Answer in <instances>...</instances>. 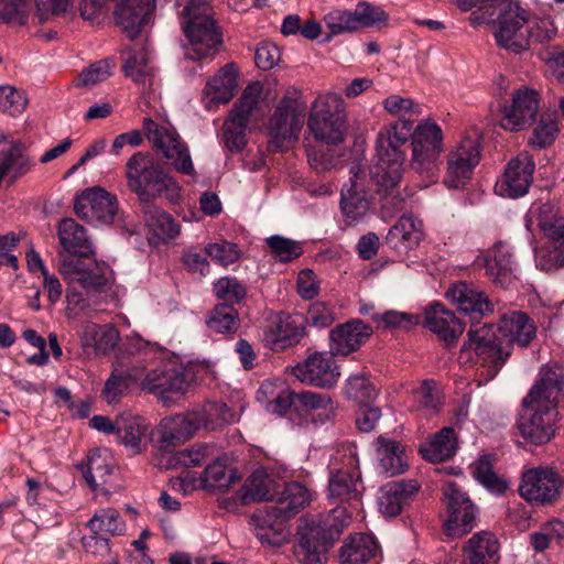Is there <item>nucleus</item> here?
Instances as JSON below:
<instances>
[{"label": "nucleus", "mask_w": 564, "mask_h": 564, "mask_svg": "<svg viewBox=\"0 0 564 564\" xmlns=\"http://www.w3.org/2000/svg\"><path fill=\"white\" fill-rule=\"evenodd\" d=\"M536 267L543 271H553L564 265V245L544 242L535 249Z\"/></svg>", "instance_id": "0e129e2a"}, {"label": "nucleus", "mask_w": 564, "mask_h": 564, "mask_svg": "<svg viewBox=\"0 0 564 564\" xmlns=\"http://www.w3.org/2000/svg\"><path fill=\"white\" fill-rule=\"evenodd\" d=\"M133 378L138 380V386L143 392L166 400L172 395L185 394L194 376L192 370L176 358L147 364L135 358Z\"/></svg>", "instance_id": "423d86ee"}, {"label": "nucleus", "mask_w": 564, "mask_h": 564, "mask_svg": "<svg viewBox=\"0 0 564 564\" xmlns=\"http://www.w3.org/2000/svg\"><path fill=\"white\" fill-rule=\"evenodd\" d=\"M118 340V330L109 324L100 326L95 323H86L83 326V347L93 348L98 354H109L116 347Z\"/></svg>", "instance_id": "a18cd8bd"}, {"label": "nucleus", "mask_w": 564, "mask_h": 564, "mask_svg": "<svg viewBox=\"0 0 564 564\" xmlns=\"http://www.w3.org/2000/svg\"><path fill=\"white\" fill-rule=\"evenodd\" d=\"M307 127L315 140L326 144L340 143L346 131L343 98L335 93L318 96L312 106Z\"/></svg>", "instance_id": "1a4fd4ad"}, {"label": "nucleus", "mask_w": 564, "mask_h": 564, "mask_svg": "<svg viewBox=\"0 0 564 564\" xmlns=\"http://www.w3.org/2000/svg\"><path fill=\"white\" fill-rule=\"evenodd\" d=\"M557 132L556 118L553 115L544 113L540 117L536 127L533 129L529 144L538 149H544L555 141Z\"/></svg>", "instance_id": "052dcab7"}, {"label": "nucleus", "mask_w": 564, "mask_h": 564, "mask_svg": "<svg viewBox=\"0 0 564 564\" xmlns=\"http://www.w3.org/2000/svg\"><path fill=\"white\" fill-rule=\"evenodd\" d=\"M57 235L59 245L64 250V252L59 253V261L65 256L80 259L94 254L93 243L87 236L86 229L73 218H64L59 221Z\"/></svg>", "instance_id": "c756f323"}, {"label": "nucleus", "mask_w": 564, "mask_h": 564, "mask_svg": "<svg viewBox=\"0 0 564 564\" xmlns=\"http://www.w3.org/2000/svg\"><path fill=\"white\" fill-rule=\"evenodd\" d=\"M562 479L552 468L535 467L522 474L519 495L529 503L543 506L560 497Z\"/></svg>", "instance_id": "a211bd4d"}, {"label": "nucleus", "mask_w": 564, "mask_h": 564, "mask_svg": "<svg viewBox=\"0 0 564 564\" xmlns=\"http://www.w3.org/2000/svg\"><path fill=\"white\" fill-rule=\"evenodd\" d=\"M333 356L326 352H314L303 362L297 364L293 368L292 373L301 382L321 388H330L338 381L340 376Z\"/></svg>", "instance_id": "412c9836"}, {"label": "nucleus", "mask_w": 564, "mask_h": 564, "mask_svg": "<svg viewBox=\"0 0 564 564\" xmlns=\"http://www.w3.org/2000/svg\"><path fill=\"white\" fill-rule=\"evenodd\" d=\"M409 121L411 132L408 139H412V160L411 166L416 172H432L436 166L440 154L443 151V133L436 123H421L413 129V121L410 119H400L397 122L381 129L379 132L387 131L398 123ZM409 140H406L408 142Z\"/></svg>", "instance_id": "9b49d317"}, {"label": "nucleus", "mask_w": 564, "mask_h": 564, "mask_svg": "<svg viewBox=\"0 0 564 564\" xmlns=\"http://www.w3.org/2000/svg\"><path fill=\"white\" fill-rule=\"evenodd\" d=\"M296 394L281 382L264 381L258 390V399L267 402V410L275 414L296 411Z\"/></svg>", "instance_id": "ea45409f"}, {"label": "nucleus", "mask_w": 564, "mask_h": 564, "mask_svg": "<svg viewBox=\"0 0 564 564\" xmlns=\"http://www.w3.org/2000/svg\"><path fill=\"white\" fill-rule=\"evenodd\" d=\"M219 451L209 444H196L178 453V460L186 467H200L208 465Z\"/></svg>", "instance_id": "69168bd1"}, {"label": "nucleus", "mask_w": 564, "mask_h": 564, "mask_svg": "<svg viewBox=\"0 0 564 564\" xmlns=\"http://www.w3.org/2000/svg\"><path fill=\"white\" fill-rule=\"evenodd\" d=\"M379 468L388 476H394L405 470L404 451L397 441H391L382 436L378 437Z\"/></svg>", "instance_id": "de8ad7c7"}, {"label": "nucleus", "mask_w": 564, "mask_h": 564, "mask_svg": "<svg viewBox=\"0 0 564 564\" xmlns=\"http://www.w3.org/2000/svg\"><path fill=\"white\" fill-rule=\"evenodd\" d=\"M328 477V499L334 503L358 506L365 490L356 445L345 443L332 455Z\"/></svg>", "instance_id": "0eeeda50"}, {"label": "nucleus", "mask_w": 564, "mask_h": 564, "mask_svg": "<svg viewBox=\"0 0 564 564\" xmlns=\"http://www.w3.org/2000/svg\"><path fill=\"white\" fill-rule=\"evenodd\" d=\"M529 33L527 29V11L518 3L509 2L501 11L495 23L497 44L512 53L519 54L529 50Z\"/></svg>", "instance_id": "4468645a"}, {"label": "nucleus", "mask_w": 564, "mask_h": 564, "mask_svg": "<svg viewBox=\"0 0 564 564\" xmlns=\"http://www.w3.org/2000/svg\"><path fill=\"white\" fill-rule=\"evenodd\" d=\"M149 424L145 419L123 413L117 416V435L130 454H140L147 446Z\"/></svg>", "instance_id": "58836bf2"}, {"label": "nucleus", "mask_w": 564, "mask_h": 564, "mask_svg": "<svg viewBox=\"0 0 564 564\" xmlns=\"http://www.w3.org/2000/svg\"><path fill=\"white\" fill-rule=\"evenodd\" d=\"M324 21L329 31L324 37V42H329L335 35L358 29L355 11L334 10L325 15Z\"/></svg>", "instance_id": "bf43d9fd"}, {"label": "nucleus", "mask_w": 564, "mask_h": 564, "mask_svg": "<svg viewBox=\"0 0 564 564\" xmlns=\"http://www.w3.org/2000/svg\"><path fill=\"white\" fill-rule=\"evenodd\" d=\"M306 335V325L300 316L279 312L268 319L261 339L272 351H284L295 347Z\"/></svg>", "instance_id": "2eb2a0df"}, {"label": "nucleus", "mask_w": 564, "mask_h": 564, "mask_svg": "<svg viewBox=\"0 0 564 564\" xmlns=\"http://www.w3.org/2000/svg\"><path fill=\"white\" fill-rule=\"evenodd\" d=\"M345 395L361 404H370L377 398V389L365 373L351 375L344 387Z\"/></svg>", "instance_id": "6e6d98bb"}, {"label": "nucleus", "mask_w": 564, "mask_h": 564, "mask_svg": "<svg viewBox=\"0 0 564 564\" xmlns=\"http://www.w3.org/2000/svg\"><path fill=\"white\" fill-rule=\"evenodd\" d=\"M123 72L137 84L151 85L153 69L149 66V57L145 48H141L131 54L124 62Z\"/></svg>", "instance_id": "13d9d810"}, {"label": "nucleus", "mask_w": 564, "mask_h": 564, "mask_svg": "<svg viewBox=\"0 0 564 564\" xmlns=\"http://www.w3.org/2000/svg\"><path fill=\"white\" fill-rule=\"evenodd\" d=\"M419 489L420 486L416 480L388 482L381 488L378 498L380 512L389 518L399 516Z\"/></svg>", "instance_id": "2f4dec72"}, {"label": "nucleus", "mask_w": 564, "mask_h": 564, "mask_svg": "<svg viewBox=\"0 0 564 564\" xmlns=\"http://www.w3.org/2000/svg\"><path fill=\"white\" fill-rule=\"evenodd\" d=\"M154 7L155 0H117L113 10L116 25L130 40H134L149 22Z\"/></svg>", "instance_id": "5701e85b"}, {"label": "nucleus", "mask_w": 564, "mask_h": 564, "mask_svg": "<svg viewBox=\"0 0 564 564\" xmlns=\"http://www.w3.org/2000/svg\"><path fill=\"white\" fill-rule=\"evenodd\" d=\"M196 430H217L237 421L236 414L223 402H207L202 409L188 412Z\"/></svg>", "instance_id": "37998d69"}, {"label": "nucleus", "mask_w": 564, "mask_h": 564, "mask_svg": "<svg viewBox=\"0 0 564 564\" xmlns=\"http://www.w3.org/2000/svg\"><path fill=\"white\" fill-rule=\"evenodd\" d=\"M93 490L102 489L112 471L111 458L107 452L90 451L86 463L77 466Z\"/></svg>", "instance_id": "79ce46f5"}, {"label": "nucleus", "mask_w": 564, "mask_h": 564, "mask_svg": "<svg viewBox=\"0 0 564 564\" xmlns=\"http://www.w3.org/2000/svg\"><path fill=\"white\" fill-rule=\"evenodd\" d=\"M499 550V541L492 532H477L463 547L462 564H497L500 560Z\"/></svg>", "instance_id": "c9c22d12"}, {"label": "nucleus", "mask_w": 564, "mask_h": 564, "mask_svg": "<svg viewBox=\"0 0 564 564\" xmlns=\"http://www.w3.org/2000/svg\"><path fill=\"white\" fill-rule=\"evenodd\" d=\"M535 163L529 152H521L506 166L502 178L496 184V192L509 198L525 195L533 180Z\"/></svg>", "instance_id": "aec40b11"}, {"label": "nucleus", "mask_w": 564, "mask_h": 564, "mask_svg": "<svg viewBox=\"0 0 564 564\" xmlns=\"http://www.w3.org/2000/svg\"><path fill=\"white\" fill-rule=\"evenodd\" d=\"M379 544L369 533L347 536L339 549V564H367L379 554Z\"/></svg>", "instance_id": "4c0bfd02"}, {"label": "nucleus", "mask_w": 564, "mask_h": 564, "mask_svg": "<svg viewBox=\"0 0 564 564\" xmlns=\"http://www.w3.org/2000/svg\"><path fill=\"white\" fill-rule=\"evenodd\" d=\"M499 333L506 346L510 349L511 344L521 347L528 346L535 337L536 328L533 321L523 312L506 313L499 323Z\"/></svg>", "instance_id": "f704fd0d"}, {"label": "nucleus", "mask_w": 564, "mask_h": 564, "mask_svg": "<svg viewBox=\"0 0 564 564\" xmlns=\"http://www.w3.org/2000/svg\"><path fill=\"white\" fill-rule=\"evenodd\" d=\"M206 325L217 334H235L240 328L239 313L235 306L219 303L208 312Z\"/></svg>", "instance_id": "8fccbe9b"}, {"label": "nucleus", "mask_w": 564, "mask_h": 564, "mask_svg": "<svg viewBox=\"0 0 564 564\" xmlns=\"http://www.w3.org/2000/svg\"><path fill=\"white\" fill-rule=\"evenodd\" d=\"M87 527L91 533L112 536L120 535L126 530L124 521L115 509H100L87 522Z\"/></svg>", "instance_id": "5fc2aeb1"}, {"label": "nucleus", "mask_w": 564, "mask_h": 564, "mask_svg": "<svg viewBox=\"0 0 564 564\" xmlns=\"http://www.w3.org/2000/svg\"><path fill=\"white\" fill-rule=\"evenodd\" d=\"M145 223L150 230L163 241L174 239L181 230L180 224L169 213L158 208L145 213Z\"/></svg>", "instance_id": "864d4df0"}, {"label": "nucleus", "mask_w": 564, "mask_h": 564, "mask_svg": "<svg viewBox=\"0 0 564 564\" xmlns=\"http://www.w3.org/2000/svg\"><path fill=\"white\" fill-rule=\"evenodd\" d=\"M261 91L262 87L259 83L248 85L230 110L229 118L248 126L250 118L258 108Z\"/></svg>", "instance_id": "3c124183"}, {"label": "nucleus", "mask_w": 564, "mask_h": 564, "mask_svg": "<svg viewBox=\"0 0 564 564\" xmlns=\"http://www.w3.org/2000/svg\"><path fill=\"white\" fill-rule=\"evenodd\" d=\"M446 297L455 303L460 312L469 316L471 324L479 323L480 318L494 311L488 296L464 281L453 284L446 291Z\"/></svg>", "instance_id": "393cba45"}, {"label": "nucleus", "mask_w": 564, "mask_h": 564, "mask_svg": "<svg viewBox=\"0 0 564 564\" xmlns=\"http://www.w3.org/2000/svg\"><path fill=\"white\" fill-rule=\"evenodd\" d=\"M556 405L540 400L523 399V413L518 421L521 435L529 442L540 445L554 435Z\"/></svg>", "instance_id": "ddd939ff"}, {"label": "nucleus", "mask_w": 564, "mask_h": 564, "mask_svg": "<svg viewBox=\"0 0 564 564\" xmlns=\"http://www.w3.org/2000/svg\"><path fill=\"white\" fill-rule=\"evenodd\" d=\"M477 262L486 268L487 275L501 288L509 286L516 278L511 249L506 243H497L488 256L479 257Z\"/></svg>", "instance_id": "473e14b6"}, {"label": "nucleus", "mask_w": 564, "mask_h": 564, "mask_svg": "<svg viewBox=\"0 0 564 564\" xmlns=\"http://www.w3.org/2000/svg\"><path fill=\"white\" fill-rule=\"evenodd\" d=\"M424 325L447 346L455 344L465 328V323L438 302L425 308Z\"/></svg>", "instance_id": "a878e982"}, {"label": "nucleus", "mask_w": 564, "mask_h": 564, "mask_svg": "<svg viewBox=\"0 0 564 564\" xmlns=\"http://www.w3.org/2000/svg\"><path fill=\"white\" fill-rule=\"evenodd\" d=\"M349 520L347 509L337 506L301 528V539L294 546L296 561L300 564H325L329 549L339 539Z\"/></svg>", "instance_id": "20e7f679"}, {"label": "nucleus", "mask_w": 564, "mask_h": 564, "mask_svg": "<svg viewBox=\"0 0 564 564\" xmlns=\"http://www.w3.org/2000/svg\"><path fill=\"white\" fill-rule=\"evenodd\" d=\"M340 207L348 224L360 220L369 210L370 200L357 180L350 178L340 192Z\"/></svg>", "instance_id": "a19ab883"}, {"label": "nucleus", "mask_w": 564, "mask_h": 564, "mask_svg": "<svg viewBox=\"0 0 564 564\" xmlns=\"http://www.w3.org/2000/svg\"><path fill=\"white\" fill-rule=\"evenodd\" d=\"M134 371L135 359L124 371L112 372L102 390V397L108 404L118 402L132 384H138V380L133 378Z\"/></svg>", "instance_id": "603ef678"}, {"label": "nucleus", "mask_w": 564, "mask_h": 564, "mask_svg": "<svg viewBox=\"0 0 564 564\" xmlns=\"http://www.w3.org/2000/svg\"><path fill=\"white\" fill-rule=\"evenodd\" d=\"M528 221L536 223L544 242L564 245V218L551 203L533 204L528 213Z\"/></svg>", "instance_id": "7c9ffc66"}, {"label": "nucleus", "mask_w": 564, "mask_h": 564, "mask_svg": "<svg viewBox=\"0 0 564 564\" xmlns=\"http://www.w3.org/2000/svg\"><path fill=\"white\" fill-rule=\"evenodd\" d=\"M267 245L271 254L280 262H290L299 258L303 253V248L299 241L274 235L267 238Z\"/></svg>", "instance_id": "680f3d73"}, {"label": "nucleus", "mask_w": 564, "mask_h": 564, "mask_svg": "<svg viewBox=\"0 0 564 564\" xmlns=\"http://www.w3.org/2000/svg\"><path fill=\"white\" fill-rule=\"evenodd\" d=\"M238 67L235 63H227L218 73L209 78L203 90L204 106L208 111L221 104L229 102L238 89Z\"/></svg>", "instance_id": "b1692460"}, {"label": "nucleus", "mask_w": 564, "mask_h": 564, "mask_svg": "<svg viewBox=\"0 0 564 564\" xmlns=\"http://www.w3.org/2000/svg\"><path fill=\"white\" fill-rule=\"evenodd\" d=\"M275 490V480L264 469H257L246 479L241 487V503L249 505L251 502L271 500Z\"/></svg>", "instance_id": "c03bdc74"}, {"label": "nucleus", "mask_w": 564, "mask_h": 564, "mask_svg": "<svg viewBox=\"0 0 564 564\" xmlns=\"http://www.w3.org/2000/svg\"><path fill=\"white\" fill-rule=\"evenodd\" d=\"M313 499V492L300 482L285 486L275 503L254 517L256 536L263 544L280 546L286 536V523Z\"/></svg>", "instance_id": "39448f33"}, {"label": "nucleus", "mask_w": 564, "mask_h": 564, "mask_svg": "<svg viewBox=\"0 0 564 564\" xmlns=\"http://www.w3.org/2000/svg\"><path fill=\"white\" fill-rule=\"evenodd\" d=\"M143 129L153 148L162 153L176 172L196 176L189 149L174 129L159 126L151 118L143 119Z\"/></svg>", "instance_id": "9d476101"}, {"label": "nucleus", "mask_w": 564, "mask_h": 564, "mask_svg": "<svg viewBox=\"0 0 564 564\" xmlns=\"http://www.w3.org/2000/svg\"><path fill=\"white\" fill-rule=\"evenodd\" d=\"M303 109L296 93L281 99L268 127L272 149L282 150L285 142L297 138L303 124Z\"/></svg>", "instance_id": "f8f14e48"}, {"label": "nucleus", "mask_w": 564, "mask_h": 564, "mask_svg": "<svg viewBox=\"0 0 564 564\" xmlns=\"http://www.w3.org/2000/svg\"><path fill=\"white\" fill-rule=\"evenodd\" d=\"M205 252L213 261L224 267L235 263L241 257L238 245L227 240L208 243L205 247Z\"/></svg>", "instance_id": "774afa93"}, {"label": "nucleus", "mask_w": 564, "mask_h": 564, "mask_svg": "<svg viewBox=\"0 0 564 564\" xmlns=\"http://www.w3.org/2000/svg\"><path fill=\"white\" fill-rule=\"evenodd\" d=\"M471 474L491 492L503 494L508 488V482L494 471L490 456H482L476 460L471 466Z\"/></svg>", "instance_id": "4d7b16f0"}, {"label": "nucleus", "mask_w": 564, "mask_h": 564, "mask_svg": "<svg viewBox=\"0 0 564 564\" xmlns=\"http://www.w3.org/2000/svg\"><path fill=\"white\" fill-rule=\"evenodd\" d=\"M323 410L325 413L333 411L332 399L326 393L302 391L296 394V411L310 414L313 411Z\"/></svg>", "instance_id": "338daca9"}, {"label": "nucleus", "mask_w": 564, "mask_h": 564, "mask_svg": "<svg viewBox=\"0 0 564 564\" xmlns=\"http://www.w3.org/2000/svg\"><path fill=\"white\" fill-rule=\"evenodd\" d=\"M422 238V221L412 216H402L389 229L386 236V243L399 253H406L417 247Z\"/></svg>", "instance_id": "e433bc0d"}, {"label": "nucleus", "mask_w": 564, "mask_h": 564, "mask_svg": "<svg viewBox=\"0 0 564 564\" xmlns=\"http://www.w3.org/2000/svg\"><path fill=\"white\" fill-rule=\"evenodd\" d=\"M564 388V367L553 362L540 369L539 378L529 391V401L540 400L556 405Z\"/></svg>", "instance_id": "72a5a7b5"}, {"label": "nucleus", "mask_w": 564, "mask_h": 564, "mask_svg": "<svg viewBox=\"0 0 564 564\" xmlns=\"http://www.w3.org/2000/svg\"><path fill=\"white\" fill-rule=\"evenodd\" d=\"M182 29L188 43L184 46L186 58L200 61L219 52L224 41L215 12L207 0H189L182 11Z\"/></svg>", "instance_id": "7ed1b4c3"}, {"label": "nucleus", "mask_w": 564, "mask_h": 564, "mask_svg": "<svg viewBox=\"0 0 564 564\" xmlns=\"http://www.w3.org/2000/svg\"><path fill=\"white\" fill-rule=\"evenodd\" d=\"M127 187L141 204H153L164 198L176 204L182 197V187L150 154L137 152L124 165Z\"/></svg>", "instance_id": "f03ea898"}, {"label": "nucleus", "mask_w": 564, "mask_h": 564, "mask_svg": "<svg viewBox=\"0 0 564 564\" xmlns=\"http://www.w3.org/2000/svg\"><path fill=\"white\" fill-rule=\"evenodd\" d=\"M443 496L447 510L445 533L451 538H460L469 533L476 524L477 514L473 501L455 482L444 487Z\"/></svg>", "instance_id": "dca6fc26"}, {"label": "nucleus", "mask_w": 564, "mask_h": 564, "mask_svg": "<svg viewBox=\"0 0 564 564\" xmlns=\"http://www.w3.org/2000/svg\"><path fill=\"white\" fill-rule=\"evenodd\" d=\"M456 449L457 437L454 429L444 427L421 449V453L426 460L441 463L454 456Z\"/></svg>", "instance_id": "49530a36"}, {"label": "nucleus", "mask_w": 564, "mask_h": 564, "mask_svg": "<svg viewBox=\"0 0 564 564\" xmlns=\"http://www.w3.org/2000/svg\"><path fill=\"white\" fill-rule=\"evenodd\" d=\"M192 417L187 412L163 419L156 429L159 449L171 452L192 437L197 431Z\"/></svg>", "instance_id": "cd10ccee"}, {"label": "nucleus", "mask_w": 564, "mask_h": 564, "mask_svg": "<svg viewBox=\"0 0 564 564\" xmlns=\"http://www.w3.org/2000/svg\"><path fill=\"white\" fill-rule=\"evenodd\" d=\"M480 161V141L477 134L462 139L455 150L448 154L447 173L444 184L448 188L463 187L474 173Z\"/></svg>", "instance_id": "f3484780"}, {"label": "nucleus", "mask_w": 564, "mask_h": 564, "mask_svg": "<svg viewBox=\"0 0 564 564\" xmlns=\"http://www.w3.org/2000/svg\"><path fill=\"white\" fill-rule=\"evenodd\" d=\"M74 210L87 223L109 225L118 210L117 198L100 187L88 188L76 198Z\"/></svg>", "instance_id": "6ab92c4d"}, {"label": "nucleus", "mask_w": 564, "mask_h": 564, "mask_svg": "<svg viewBox=\"0 0 564 564\" xmlns=\"http://www.w3.org/2000/svg\"><path fill=\"white\" fill-rule=\"evenodd\" d=\"M539 110V96L535 90L523 88L512 94L511 104L503 109L501 127L519 131L529 127Z\"/></svg>", "instance_id": "4be33fe9"}, {"label": "nucleus", "mask_w": 564, "mask_h": 564, "mask_svg": "<svg viewBox=\"0 0 564 564\" xmlns=\"http://www.w3.org/2000/svg\"><path fill=\"white\" fill-rule=\"evenodd\" d=\"M410 132L411 123L404 121L377 135L378 163L371 169L370 174L379 192H383L381 207L389 215L401 210L403 206V198L397 188L402 178L406 156L400 148L406 143Z\"/></svg>", "instance_id": "f257e3e1"}, {"label": "nucleus", "mask_w": 564, "mask_h": 564, "mask_svg": "<svg viewBox=\"0 0 564 564\" xmlns=\"http://www.w3.org/2000/svg\"><path fill=\"white\" fill-rule=\"evenodd\" d=\"M372 328L360 319H351L329 332L332 355H348L357 350L371 336Z\"/></svg>", "instance_id": "bb28decb"}, {"label": "nucleus", "mask_w": 564, "mask_h": 564, "mask_svg": "<svg viewBox=\"0 0 564 564\" xmlns=\"http://www.w3.org/2000/svg\"><path fill=\"white\" fill-rule=\"evenodd\" d=\"M59 271L87 291L102 292L108 284L104 270L97 263L86 265L80 259L69 256L62 257Z\"/></svg>", "instance_id": "c85d7f7f"}, {"label": "nucleus", "mask_w": 564, "mask_h": 564, "mask_svg": "<svg viewBox=\"0 0 564 564\" xmlns=\"http://www.w3.org/2000/svg\"><path fill=\"white\" fill-rule=\"evenodd\" d=\"M215 296L229 305L239 304L247 296L246 286L235 278L224 276L214 284Z\"/></svg>", "instance_id": "e2e57ef3"}, {"label": "nucleus", "mask_w": 564, "mask_h": 564, "mask_svg": "<svg viewBox=\"0 0 564 564\" xmlns=\"http://www.w3.org/2000/svg\"><path fill=\"white\" fill-rule=\"evenodd\" d=\"M510 355L511 350L505 347L502 338L497 337L491 324L477 326L474 323L460 347L459 360L489 367V371L495 376Z\"/></svg>", "instance_id": "6e6552de"}, {"label": "nucleus", "mask_w": 564, "mask_h": 564, "mask_svg": "<svg viewBox=\"0 0 564 564\" xmlns=\"http://www.w3.org/2000/svg\"><path fill=\"white\" fill-rule=\"evenodd\" d=\"M226 458L219 456L213 459L205 468L203 484L209 490H227L232 484L238 481V476L232 468L226 464Z\"/></svg>", "instance_id": "09e8293b"}]
</instances>
